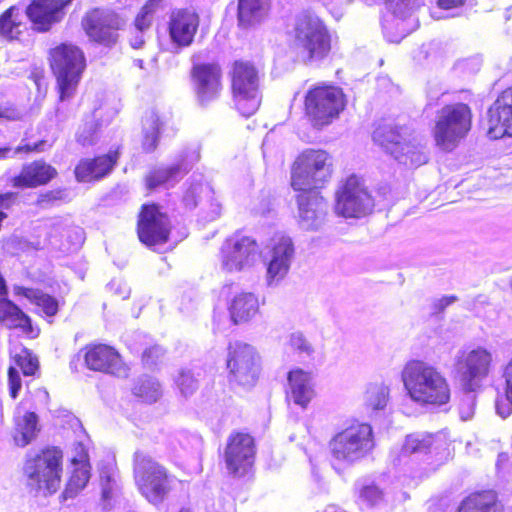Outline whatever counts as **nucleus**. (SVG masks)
Masks as SVG:
<instances>
[{
    "mask_svg": "<svg viewBox=\"0 0 512 512\" xmlns=\"http://www.w3.org/2000/svg\"><path fill=\"white\" fill-rule=\"evenodd\" d=\"M82 26L90 39L111 46L117 41L120 19L110 10L94 9L83 18Z\"/></svg>",
    "mask_w": 512,
    "mask_h": 512,
    "instance_id": "4be33fe9",
    "label": "nucleus"
},
{
    "mask_svg": "<svg viewBox=\"0 0 512 512\" xmlns=\"http://www.w3.org/2000/svg\"><path fill=\"white\" fill-rule=\"evenodd\" d=\"M133 394L143 402H156L161 396L160 384L150 379L141 380L133 387Z\"/></svg>",
    "mask_w": 512,
    "mask_h": 512,
    "instance_id": "c03bdc74",
    "label": "nucleus"
},
{
    "mask_svg": "<svg viewBox=\"0 0 512 512\" xmlns=\"http://www.w3.org/2000/svg\"><path fill=\"white\" fill-rule=\"evenodd\" d=\"M446 442L439 436L433 434H410L405 438L403 452L413 453H432L438 452Z\"/></svg>",
    "mask_w": 512,
    "mask_h": 512,
    "instance_id": "e433bc0d",
    "label": "nucleus"
},
{
    "mask_svg": "<svg viewBox=\"0 0 512 512\" xmlns=\"http://www.w3.org/2000/svg\"><path fill=\"white\" fill-rule=\"evenodd\" d=\"M80 353L82 354L84 366L90 371L118 378L129 375L130 369L128 364L114 346L100 342H91L84 345Z\"/></svg>",
    "mask_w": 512,
    "mask_h": 512,
    "instance_id": "4468645a",
    "label": "nucleus"
},
{
    "mask_svg": "<svg viewBox=\"0 0 512 512\" xmlns=\"http://www.w3.org/2000/svg\"><path fill=\"white\" fill-rule=\"evenodd\" d=\"M257 453L256 440L245 431H233L229 434L224 461L228 472L234 477H244L253 471Z\"/></svg>",
    "mask_w": 512,
    "mask_h": 512,
    "instance_id": "ddd939ff",
    "label": "nucleus"
},
{
    "mask_svg": "<svg viewBox=\"0 0 512 512\" xmlns=\"http://www.w3.org/2000/svg\"><path fill=\"white\" fill-rule=\"evenodd\" d=\"M332 175V158L321 149H306L295 160L291 186L295 191H316Z\"/></svg>",
    "mask_w": 512,
    "mask_h": 512,
    "instance_id": "0eeeda50",
    "label": "nucleus"
},
{
    "mask_svg": "<svg viewBox=\"0 0 512 512\" xmlns=\"http://www.w3.org/2000/svg\"><path fill=\"white\" fill-rule=\"evenodd\" d=\"M179 512H191V511L189 509H187V508H182V509H180Z\"/></svg>",
    "mask_w": 512,
    "mask_h": 512,
    "instance_id": "338daca9",
    "label": "nucleus"
},
{
    "mask_svg": "<svg viewBox=\"0 0 512 512\" xmlns=\"http://www.w3.org/2000/svg\"><path fill=\"white\" fill-rule=\"evenodd\" d=\"M488 136L500 139L512 137V87L496 99L488 111Z\"/></svg>",
    "mask_w": 512,
    "mask_h": 512,
    "instance_id": "393cba45",
    "label": "nucleus"
},
{
    "mask_svg": "<svg viewBox=\"0 0 512 512\" xmlns=\"http://www.w3.org/2000/svg\"><path fill=\"white\" fill-rule=\"evenodd\" d=\"M297 197L299 224L303 229L320 228L328 210L325 199L317 191H301Z\"/></svg>",
    "mask_w": 512,
    "mask_h": 512,
    "instance_id": "a878e982",
    "label": "nucleus"
},
{
    "mask_svg": "<svg viewBox=\"0 0 512 512\" xmlns=\"http://www.w3.org/2000/svg\"><path fill=\"white\" fill-rule=\"evenodd\" d=\"M492 355L485 348L478 347L469 352H463L456 360L460 382L466 391L472 392L480 387L491 370Z\"/></svg>",
    "mask_w": 512,
    "mask_h": 512,
    "instance_id": "6ab92c4d",
    "label": "nucleus"
},
{
    "mask_svg": "<svg viewBox=\"0 0 512 512\" xmlns=\"http://www.w3.org/2000/svg\"><path fill=\"white\" fill-rule=\"evenodd\" d=\"M289 258H272L268 264V282H278L283 279L289 270Z\"/></svg>",
    "mask_w": 512,
    "mask_h": 512,
    "instance_id": "09e8293b",
    "label": "nucleus"
},
{
    "mask_svg": "<svg viewBox=\"0 0 512 512\" xmlns=\"http://www.w3.org/2000/svg\"><path fill=\"white\" fill-rule=\"evenodd\" d=\"M366 404L373 410L385 408L389 400V389L386 386L374 385L365 393Z\"/></svg>",
    "mask_w": 512,
    "mask_h": 512,
    "instance_id": "a18cd8bd",
    "label": "nucleus"
},
{
    "mask_svg": "<svg viewBox=\"0 0 512 512\" xmlns=\"http://www.w3.org/2000/svg\"><path fill=\"white\" fill-rule=\"evenodd\" d=\"M358 496L362 502L374 506L382 501L383 492L378 486L372 484L361 487Z\"/></svg>",
    "mask_w": 512,
    "mask_h": 512,
    "instance_id": "3c124183",
    "label": "nucleus"
},
{
    "mask_svg": "<svg viewBox=\"0 0 512 512\" xmlns=\"http://www.w3.org/2000/svg\"><path fill=\"white\" fill-rule=\"evenodd\" d=\"M504 378V400L496 401V409L502 416L509 415L512 412V358L503 369Z\"/></svg>",
    "mask_w": 512,
    "mask_h": 512,
    "instance_id": "79ce46f5",
    "label": "nucleus"
},
{
    "mask_svg": "<svg viewBox=\"0 0 512 512\" xmlns=\"http://www.w3.org/2000/svg\"><path fill=\"white\" fill-rule=\"evenodd\" d=\"M260 310V303L256 295L242 292L236 295L229 307V315L235 325L243 324L253 319Z\"/></svg>",
    "mask_w": 512,
    "mask_h": 512,
    "instance_id": "473e14b6",
    "label": "nucleus"
},
{
    "mask_svg": "<svg viewBox=\"0 0 512 512\" xmlns=\"http://www.w3.org/2000/svg\"><path fill=\"white\" fill-rule=\"evenodd\" d=\"M91 468L71 467L65 488L61 494L62 500L76 497L88 484Z\"/></svg>",
    "mask_w": 512,
    "mask_h": 512,
    "instance_id": "ea45409f",
    "label": "nucleus"
},
{
    "mask_svg": "<svg viewBox=\"0 0 512 512\" xmlns=\"http://www.w3.org/2000/svg\"><path fill=\"white\" fill-rule=\"evenodd\" d=\"M25 29L24 14L18 6H11L0 15V36L14 40Z\"/></svg>",
    "mask_w": 512,
    "mask_h": 512,
    "instance_id": "4c0bfd02",
    "label": "nucleus"
},
{
    "mask_svg": "<svg viewBox=\"0 0 512 512\" xmlns=\"http://www.w3.org/2000/svg\"><path fill=\"white\" fill-rule=\"evenodd\" d=\"M197 148H185L175 155L172 162L152 169L146 176L148 189L174 187L199 161Z\"/></svg>",
    "mask_w": 512,
    "mask_h": 512,
    "instance_id": "2eb2a0df",
    "label": "nucleus"
},
{
    "mask_svg": "<svg viewBox=\"0 0 512 512\" xmlns=\"http://www.w3.org/2000/svg\"><path fill=\"white\" fill-rule=\"evenodd\" d=\"M342 90L335 86H317L305 98L306 114L314 127L330 124L344 109Z\"/></svg>",
    "mask_w": 512,
    "mask_h": 512,
    "instance_id": "9b49d317",
    "label": "nucleus"
},
{
    "mask_svg": "<svg viewBox=\"0 0 512 512\" xmlns=\"http://www.w3.org/2000/svg\"><path fill=\"white\" fill-rule=\"evenodd\" d=\"M191 77L196 98L201 105H206L220 96L222 71L218 64H195L191 71Z\"/></svg>",
    "mask_w": 512,
    "mask_h": 512,
    "instance_id": "412c9836",
    "label": "nucleus"
},
{
    "mask_svg": "<svg viewBox=\"0 0 512 512\" xmlns=\"http://www.w3.org/2000/svg\"><path fill=\"white\" fill-rule=\"evenodd\" d=\"M200 24L199 15L192 9H174L168 20V33L172 45L177 49L192 45Z\"/></svg>",
    "mask_w": 512,
    "mask_h": 512,
    "instance_id": "5701e85b",
    "label": "nucleus"
},
{
    "mask_svg": "<svg viewBox=\"0 0 512 512\" xmlns=\"http://www.w3.org/2000/svg\"><path fill=\"white\" fill-rule=\"evenodd\" d=\"M38 417L34 412H26L22 422L16 424L14 442L19 447L28 445L37 433Z\"/></svg>",
    "mask_w": 512,
    "mask_h": 512,
    "instance_id": "a19ab883",
    "label": "nucleus"
},
{
    "mask_svg": "<svg viewBox=\"0 0 512 512\" xmlns=\"http://www.w3.org/2000/svg\"><path fill=\"white\" fill-rule=\"evenodd\" d=\"M0 324L20 331L28 339H36L41 332L40 327L33 324L32 318L7 298H0Z\"/></svg>",
    "mask_w": 512,
    "mask_h": 512,
    "instance_id": "bb28decb",
    "label": "nucleus"
},
{
    "mask_svg": "<svg viewBox=\"0 0 512 512\" xmlns=\"http://www.w3.org/2000/svg\"><path fill=\"white\" fill-rule=\"evenodd\" d=\"M63 452L57 446H47L26 460L24 475L27 485L45 496L56 493L62 482Z\"/></svg>",
    "mask_w": 512,
    "mask_h": 512,
    "instance_id": "423d86ee",
    "label": "nucleus"
},
{
    "mask_svg": "<svg viewBox=\"0 0 512 512\" xmlns=\"http://www.w3.org/2000/svg\"><path fill=\"white\" fill-rule=\"evenodd\" d=\"M57 171L44 161H34L22 167L19 175L12 179L16 188H35L55 178Z\"/></svg>",
    "mask_w": 512,
    "mask_h": 512,
    "instance_id": "2f4dec72",
    "label": "nucleus"
},
{
    "mask_svg": "<svg viewBox=\"0 0 512 512\" xmlns=\"http://www.w3.org/2000/svg\"><path fill=\"white\" fill-rule=\"evenodd\" d=\"M165 354L164 349L159 345H152L146 348L141 354V362L145 367L158 365Z\"/></svg>",
    "mask_w": 512,
    "mask_h": 512,
    "instance_id": "603ef678",
    "label": "nucleus"
},
{
    "mask_svg": "<svg viewBox=\"0 0 512 512\" xmlns=\"http://www.w3.org/2000/svg\"><path fill=\"white\" fill-rule=\"evenodd\" d=\"M270 0H238V23L243 28L262 22L268 14Z\"/></svg>",
    "mask_w": 512,
    "mask_h": 512,
    "instance_id": "c9c22d12",
    "label": "nucleus"
},
{
    "mask_svg": "<svg viewBox=\"0 0 512 512\" xmlns=\"http://www.w3.org/2000/svg\"><path fill=\"white\" fill-rule=\"evenodd\" d=\"M100 485L101 498L105 503L109 504L116 494V484L110 476L106 475L101 477Z\"/></svg>",
    "mask_w": 512,
    "mask_h": 512,
    "instance_id": "5fc2aeb1",
    "label": "nucleus"
},
{
    "mask_svg": "<svg viewBox=\"0 0 512 512\" xmlns=\"http://www.w3.org/2000/svg\"><path fill=\"white\" fill-rule=\"evenodd\" d=\"M72 0H33L26 8V16L34 30L47 32L64 16V8Z\"/></svg>",
    "mask_w": 512,
    "mask_h": 512,
    "instance_id": "b1692460",
    "label": "nucleus"
},
{
    "mask_svg": "<svg viewBox=\"0 0 512 512\" xmlns=\"http://www.w3.org/2000/svg\"><path fill=\"white\" fill-rule=\"evenodd\" d=\"M137 232L144 245L161 253L157 247L165 244L168 239L169 218L157 205H144L139 215Z\"/></svg>",
    "mask_w": 512,
    "mask_h": 512,
    "instance_id": "aec40b11",
    "label": "nucleus"
},
{
    "mask_svg": "<svg viewBox=\"0 0 512 512\" xmlns=\"http://www.w3.org/2000/svg\"><path fill=\"white\" fill-rule=\"evenodd\" d=\"M42 143L31 145L18 146L14 151L10 147H0V159H5L10 157V154L16 155L21 152H30V151H40V146Z\"/></svg>",
    "mask_w": 512,
    "mask_h": 512,
    "instance_id": "4d7b16f0",
    "label": "nucleus"
},
{
    "mask_svg": "<svg viewBox=\"0 0 512 512\" xmlns=\"http://www.w3.org/2000/svg\"><path fill=\"white\" fill-rule=\"evenodd\" d=\"M292 47L305 64L319 63L331 50V35L324 22L315 14L304 12L295 18Z\"/></svg>",
    "mask_w": 512,
    "mask_h": 512,
    "instance_id": "f03ea898",
    "label": "nucleus"
},
{
    "mask_svg": "<svg viewBox=\"0 0 512 512\" xmlns=\"http://www.w3.org/2000/svg\"><path fill=\"white\" fill-rule=\"evenodd\" d=\"M465 0H437L439 7L443 9H451L463 5Z\"/></svg>",
    "mask_w": 512,
    "mask_h": 512,
    "instance_id": "0e129e2a",
    "label": "nucleus"
},
{
    "mask_svg": "<svg viewBox=\"0 0 512 512\" xmlns=\"http://www.w3.org/2000/svg\"><path fill=\"white\" fill-rule=\"evenodd\" d=\"M13 291L16 296L28 299L39 309L41 315L46 318L55 317L60 310L59 300L40 289L25 286H14Z\"/></svg>",
    "mask_w": 512,
    "mask_h": 512,
    "instance_id": "72a5a7b5",
    "label": "nucleus"
},
{
    "mask_svg": "<svg viewBox=\"0 0 512 512\" xmlns=\"http://www.w3.org/2000/svg\"><path fill=\"white\" fill-rule=\"evenodd\" d=\"M375 201L364 181L356 175L349 176L336 194L335 212L346 218H360L370 214Z\"/></svg>",
    "mask_w": 512,
    "mask_h": 512,
    "instance_id": "f8f14e48",
    "label": "nucleus"
},
{
    "mask_svg": "<svg viewBox=\"0 0 512 512\" xmlns=\"http://www.w3.org/2000/svg\"><path fill=\"white\" fill-rule=\"evenodd\" d=\"M71 467L91 468L87 447L82 442H74L71 448Z\"/></svg>",
    "mask_w": 512,
    "mask_h": 512,
    "instance_id": "8fccbe9b",
    "label": "nucleus"
},
{
    "mask_svg": "<svg viewBox=\"0 0 512 512\" xmlns=\"http://www.w3.org/2000/svg\"><path fill=\"white\" fill-rule=\"evenodd\" d=\"M73 233L75 234L76 238H77V243L78 244H81L84 240L83 238V230L81 228H75L73 230Z\"/></svg>",
    "mask_w": 512,
    "mask_h": 512,
    "instance_id": "69168bd1",
    "label": "nucleus"
},
{
    "mask_svg": "<svg viewBox=\"0 0 512 512\" xmlns=\"http://www.w3.org/2000/svg\"><path fill=\"white\" fill-rule=\"evenodd\" d=\"M229 75L236 109L244 117L252 116L262 100L259 70L250 61L236 60Z\"/></svg>",
    "mask_w": 512,
    "mask_h": 512,
    "instance_id": "6e6552de",
    "label": "nucleus"
},
{
    "mask_svg": "<svg viewBox=\"0 0 512 512\" xmlns=\"http://www.w3.org/2000/svg\"><path fill=\"white\" fill-rule=\"evenodd\" d=\"M118 159V152H110L94 159H81L76 165L74 174L78 182L97 181L107 176Z\"/></svg>",
    "mask_w": 512,
    "mask_h": 512,
    "instance_id": "c85d7f7f",
    "label": "nucleus"
},
{
    "mask_svg": "<svg viewBox=\"0 0 512 512\" xmlns=\"http://www.w3.org/2000/svg\"><path fill=\"white\" fill-rule=\"evenodd\" d=\"M163 127L158 113L155 110L147 111L143 119V141L142 146L146 152L156 149Z\"/></svg>",
    "mask_w": 512,
    "mask_h": 512,
    "instance_id": "58836bf2",
    "label": "nucleus"
},
{
    "mask_svg": "<svg viewBox=\"0 0 512 512\" xmlns=\"http://www.w3.org/2000/svg\"><path fill=\"white\" fill-rule=\"evenodd\" d=\"M373 141L403 165L418 167L428 161L425 147L408 127L379 126Z\"/></svg>",
    "mask_w": 512,
    "mask_h": 512,
    "instance_id": "39448f33",
    "label": "nucleus"
},
{
    "mask_svg": "<svg viewBox=\"0 0 512 512\" xmlns=\"http://www.w3.org/2000/svg\"><path fill=\"white\" fill-rule=\"evenodd\" d=\"M146 29H140L139 27L135 26V33L130 39V44L134 49H139L143 46L145 39H144V31Z\"/></svg>",
    "mask_w": 512,
    "mask_h": 512,
    "instance_id": "680f3d73",
    "label": "nucleus"
},
{
    "mask_svg": "<svg viewBox=\"0 0 512 512\" xmlns=\"http://www.w3.org/2000/svg\"><path fill=\"white\" fill-rule=\"evenodd\" d=\"M182 204L188 210L197 207L205 221H214L222 211V205L215 197L213 187L202 175H192L183 185Z\"/></svg>",
    "mask_w": 512,
    "mask_h": 512,
    "instance_id": "dca6fc26",
    "label": "nucleus"
},
{
    "mask_svg": "<svg viewBox=\"0 0 512 512\" xmlns=\"http://www.w3.org/2000/svg\"><path fill=\"white\" fill-rule=\"evenodd\" d=\"M257 358L251 345L242 342L229 344L226 361L229 380L243 386L253 385L258 378Z\"/></svg>",
    "mask_w": 512,
    "mask_h": 512,
    "instance_id": "a211bd4d",
    "label": "nucleus"
},
{
    "mask_svg": "<svg viewBox=\"0 0 512 512\" xmlns=\"http://www.w3.org/2000/svg\"><path fill=\"white\" fill-rule=\"evenodd\" d=\"M407 395L421 405L442 406L449 402L447 379L435 366L423 360H409L401 373Z\"/></svg>",
    "mask_w": 512,
    "mask_h": 512,
    "instance_id": "f257e3e1",
    "label": "nucleus"
},
{
    "mask_svg": "<svg viewBox=\"0 0 512 512\" xmlns=\"http://www.w3.org/2000/svg\"><path fill=\"white\" fill-rule=\"evenodd\" d=\"M263 250V254L271 253V256H292L294 246L290 237L277 233L270 239Z\"/></svg>",
    "mask_w": 512,
    "mask_h": 512,
    "instance_id": "37998d69",
    "label": "nucleus"
},
{
    "mask_svg": "<svg viewBox=\"0 0 512 512\" xmlns=\"http://www.w3.org/2000/svg\"><path fill=\"white\" fill-rule=\"evenodd\" d=\"M290 346L294 351L298 352H312V347L309 342L301 334H293L290 338Z\"/></svg>",
    "mask_w": 512,
    "mask_h": 512,
    "instance_id": "13d9d810",
    "label": "nucleus"
},
{
    "mask_svg": "<svg viewBox=\"0 0 512 512\" xmlns=\"http://www.w3.org/2000/svg\"><path fill=\"white\" fill-rule=\"evenodd\" d=\"M176 384L183 394H190L197 388V381L190 372H180Z\"/></svg>",
    "mask_w": 512,
    "mask_h": 512,
    "instance_id": "864d4df0",
    "label": "nucleus"
},
{
    "mask_svg": "<svg viewBox=\"0 0 512 512\" xmlns=\"http://www.w3.org/2000/svg\"><path fill=\"white\" fill-rule=\"evenodd\" d=\"M163 0H148L135 18L134 25L140 29L151 26L154 13L161 7Z\"/></svg>",
    "mask_w": 512,
    "mask_h": 512,
    "instance_id": "de8ad7c7",
    "label": "nucleus"
},
{
    "mask_svg": "<svg viewBox=\"0 0 512 512\" xmlns=\"http://www.w3.org/2000/svg\"><path fill=\"white\" fill-rule=\"evenodd\" d=\"M374 447L372 427L354 422L338 432L329 442L331 455L336 460L354 462L366 456Z\"/></svg>",
    "mask_w": 512,
    "mask_h": 512,
    "instance_id": "1a4fd4ad",
    "label": "nucleus"
},
{
    "mask_svg": "<svg viewBox=\"0 0 512 512\" xmlns=\"http://www.w3.org/2000/svg\"><path fill=\"white\" fill-rule=\"evenodd\" d=\"M15 366H9L7 370L9 395L16 399L22 387L21 378L17 367L24 376H34L39 370L38 358L27 348H22L13 357Z\"/></svg>",
    "mask_w": 512,
    "mask_h": 512,
    "instance_id": "c756f323",
    "label": "nucleus"
},
{
    "mask_svg": "<svg viewBox=\"0 0 512 512\" xmlns=\"http://www.w3.org/2000/svg\"><path fill=\"white\" fill-rule=\"evenodd\" d=\"M50 66L56 78L59 101L72 99L86 67L83 51L70 43H62L50 50Z\"/></svg>",
    "mask_w": 512,
    "mask_h": 512,
    "instance_id": "20e7f679",
    "label": "nucleus"
},
{
    "mask_svg": "<svg viewBox=\"0 0 512 512\" xmlns=\"http://www.w3.org/2000/svg\"><path fill=\"white\" fill-rule=\"evenodd\" d=\"M223 256H262L264 250L251 236L240 231L228 237L221 247Z\"/></svg>",
    "mask_w": 512,
    "mask_h": 512,
    "instance_id": "f704fd0d",
    "label": "nucleus"
},
{
    "mask_svg": "<svg viewBox=\"0 0 512 512\" xmlns=\"http://www.w3.org/2000/svg\"><path fill=\"white\" fill-rule=\"evenodd\" d=\"M456 296H444L433 303V312L435 314L442 313L449 305L456 301Z\"/></svg>",
    "mask_w": 512,
    "mask_h": 512,
    "instance_id": "052dcab7",
    "label": "nucleus"
},
{
    "mask_svg": "<svg viewBox=\"0 0 512 512\" xmlns=\"http://www.w3.org/2000/svg\"><path fill=\"white\" fill-rule=\"evenodd\" d=\"M287 381V401H291L303 409L307 408L315 397L312 374L301 368H293L287 374Z\"/></svg>",
    "mask_w": 512,
    "mask_h": 512,
    "instance_id": "cd10ccee",
    "label": "nucleus"
},
{
    "mask_svg": "<svg viewBox=\"0 0 512 512\" xmlns=\"http://www.w3.org/2000/svg\"><path fill=\"white\" fill-rule=\"evenodd\" d=\"M457 512H505V507L495 490L482 489L466 495Z\"/></svg>",
    "mask_w": 512,
    "mask_h": 512,
    "instance_id": "7c9ffc66",
    "label": "nucleus"
},
{
    "mask_svg": "<svg viewBox=\"0 0 512 512\" xmlns=\"http://www.w3.org/2000/svg\"><path fill=\"white\" fill-rule=\"evenodd\" d=\"M66 197L65 190H53L47 193L41 194L38 199L39 205L45 207L48 204H53L56 201L64 200Z\"/></svg>",
    "mask_w": 512,
    "mask_h": 512,
    "instance_id": "6e6d98bb",
    "label": "nucleus"
},
{
    "mask_svg": "<svg viewBox=\"0 0 512 512\" xmlns=\"http://www.w3.org/2000/svg\"><path fill=\"white\" fill-rule=\"evenodd\" d=\"M21 112L12 105L0 104V118L6 120H18L21 118Z\"/></svg>",
    "mask_w": 512,
    "mask_h": 512,
    "instance_id": "bf43d9fd",
    "label": "nucleus"
},
{
    "mask_svg": "<svg viewBox=\"0 0 512 512\" xmlns=\"http://www.w3.org/2000/svg\"><path fill=\"white\" fill-rule=\"evenodd\" d=\"M471 110L468 105L456 103L443 107L437 116L435 141L444 150H452L471 128Z\"/></svg>",
    "mask_w": 512,
    "mask_h": 512,
    "instance_id": "9d476101",
    "label": "nucleus"
},
{
    "mask_svg": "<svg viewBox=\"0 0 512 512\" xmlns=\"http://www.w3.org/2000/svg\"><path fill=\"white\" fill-rule=\"evenodd\" d=\"M416 0H386L388 12L383 16L381 26L385 39L399 43L417 27L412 16Z\"/></svg>",
    "mask_w": 512,
    "mask_h": 512,
    "instance_id": "f3484780",
    "label": "nucleus"
},
{
    "mask_svg": "<svg viewBox=\"0 0 512 512\" xmlns=\"http://www.w3.org/2000/svg\"><path fill=\"white\" fill-rule=\"evenodd\" d=\"M17 195L12 192L0 194V208L8 209L15 202Z\"/></svg>",
    "mask_w": 512,
    "mask_h": 512,
    "instance_id": "e2e57ef3",
    "label": "nucleus"
},
{
    "mask_svg": "<svg viewBox=\"0 0 512 512\" xmlns=\"http://www.w3.org/2000/svg\"><path fill=\"white\" fill-rule=\"evenodd\" d=\"M132 472L139 493L151 504H161L173 489L175 477L151 455L137 450L132 457Z\"/></svg>",
    "mask_w": 512,
    "mask_h": 512,
    "instance_id": "7ed1b4c3",
    "label": "nucleus"
},
{
    "mask_svg": "<svg viewBox=\"0 0 512 512\" xmlns=\"http://www.w3.org/2000/svg\"><path fill=\"white\" fill-rule=\"evenodd\" d=\"M76 140L83 147L92 146L97 142L98 124L93 118H89L79 127Z\"/></svg>",
    "mask_w": 512,
    "mask_h": 512,
    "instance_id": "49530a36",
    "label": "nucleus"
}]
</instances>
